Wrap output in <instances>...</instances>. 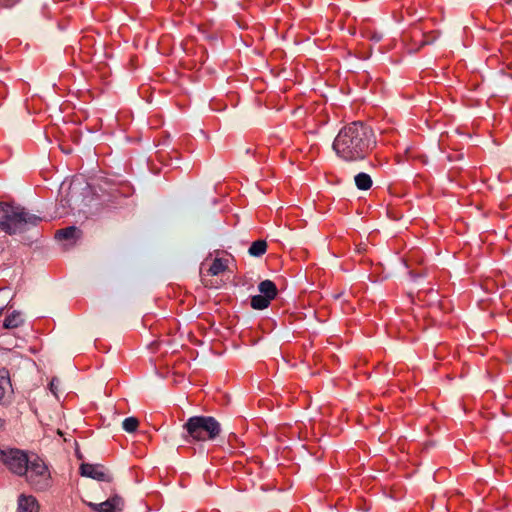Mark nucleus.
Masks as SVG:
<instances>
[{
  "instance_id": "1",
  "label": "nucleus",
  "mask_w": 512,
  "mask_h": 512,
  "mask_svg": "<svg viewBox=\"0 0 512 512\" xmlns=\"http://www.w3.org/2000/svg\"><path fill=\"white\" fill-rule=\"evenodd\" d=\"M372 129L360 121L344 126L333 142V150L339 158L347 162L366 158L375 146Z\"/></svg>"
},
{
  "instance_id": "2",
  "label": "nucleus",
  "mask_w": 512,
  "mask_h": 512,
  "mask_svg": "<svg viewBox=\"0 0 512 512\" xmlns=\"http://www.w3.org/2000/svg\"><path fill=\"white\" fill-rule=\"evenodd\" d=\"M0 230L13 235L23 233L31 226H37L41 217L29 213L25 208L7 203H0Z\"/></svg>"
},
{
  "instance_id": "3",
  "label": "nucleus",
  "mask_w": 512,
  "mask_h": 512,
  "mask_svg": "<svg viewBox=\"0 0 512 512\" xmlns=\"http://www.w3.org/2000/svg\"><path fill=\"white\" fill-rule=\"evenodd\" d=\"M183 439L187 443L205 442L216 439L222 429L212 416H192L183 425Z\"/></svg>"
},
{
  "instance_id": "4",
  "label": "nucleus",
  "mask_w": 512,
  "mask_h": 512,
  "mask_svg": "<svg viewBox=\"0 0 512 512\" xmlns=\"http://www.w3.org/2000/svg\"><path fill=\"white\" fill-rule=\"evenodd\" d=\"M27 468V472L23 476L31 488L36 491H45L52 486V477L48 466L39 456H31Z\"/></svg>"
},
{
  "instance_id": "5",
  "label": "nucleus",
  "mask_w": 512,
  "mask_h": 512,
  "mask_svg": "<svg viewBox=\"0 0 512 512\" xmlns=\"http://www.w3.org/2000/svg\"><path fill=\"white\" fill-rule=\"evenodd\" d=\"M0 457L7 468L18 476H23L27 472V466L31 460L26 452L19 449L2 450Z\"/></svg>"
},
{
  "instance_id": "6",
  "label": "nucleus",
  "mask_w": 512,
  "mask_h": 512,
  "mask_svg": "<svg viewBox=\"0 0 512 512\" xmlns=\"http://www.w3.org/2000/svg\"><path fill=\"white\" fill-rule=\"evenodd\" d=\"M13 394L10 373L6 368L0 369V404H7Z\"/></svg>"
},
{
  "instance_id": "7",
  "label": "nucleus",
  "mask_w": 512,
  "mask_h": 512,
  "mask_svg": "<svg viewBox=\"0 0 512 512\" xmlns=\"http://www.w3.org/2000/svg\"><path fill=\"white\" fill-rule=\"evenodd\" d=\"M89 506L97 512H120L123 508V500L115 495L99 504L90 503Z\"/></svg>"
},
{
  "instance_id": "8",
  "label": "nucleus",
  "mask_w": 512,
  "mask_h": 512,
  "mask_svg": "<svg viewBox=\"0 0 512 512\" xmlns=\"http://www.w3.org/2000/svg\"><path fill=\"white\" fill-rule=\"evenodd\" d=\"M81 475L99 481H110V476L98 465L84 463L80 466Z\"/></svg>"
},
{
  "instance_id": "9",
  "label": "nucleus",
  "mask_w": 512,
  "mask_h": 512,
  "mask_svg": "<svg viewBox=\"0 0 512 512\" xmlns=\"http://www.w3.org/2000/svg\"><path fill=\"white\" fill-rule=\"evenodd\" d=\"M18 512H39L37 499L32 495L21 494L18 498Z\"/></svg>"
},
{
  "instance_id": "10",
  "label": "nucleus",
  "mask_w": 512,
  "mask_h": 512,
  "mask_svg": "<svg viewBox=\"0 0 512 512\" xmlns=\"http://www.w3.org/2000/svg\"><path fill=\"white\" fill-rule=\"evenodd\" d=\"M258 290L260 295L267 297L271 301L276 298L278 290L275 283L271 280H264L259 283Z\"/></svg>"
},
{
  "instance_id": "11",
  "label": "nucleus",
  "mask_w": 512,
  "mask_h": 512,
  "mask_svg": "<svg viewBox=\"0 0 512 512\" xmlns=\"http://www.w3.org/2000/svg\"><path fill=\"white\" fill-rule=\"evenodd\" d=\"M81 236V231L75 226H69L64 229L57 230L55 238L58 240H76Z\"/></svg>"
},
{
  "instance_id": "12",
  "label": "nucleus",
  "mask_w": 512,
  "mask_h": 512,
  "mask_svg": "<svg viewBox=\"0 0 512 512\" xmlns=\"http://www.w3.org/2000/svg\"><path fill=\"white\" fill-rule=\"evenodd\" d=\"M22 324H23V319L21 317L20 312L14 311L5 318V320L3 322V327L5 329H14V328H18Z\"/></svg>"
},
{
  "instance_id": "13",
  "label": "nucleus",
  "mask_w": 512,
  "mask_h": 512,
  "mask_svg": "<svg viewBox=\"0 0 512 512\" xmlns=\"http://www.w3.org/2000/svg\"><path fill=\"white\" fill-rule=\"evenodd\" d=\"M355 185L359 190H368L372 187L373 181L370 175L361 172L354 177Z\"/></svg>"
},
{
  "instance_id": "14",
  "label": "nucleus",
  "mask_w": 512,
  "mask_h": 512,
  "mask_svg": "<svg viewBox=\"0 0 512 512\" xmlns=\"http://www.w3.org/2000/svg\"><path fill=\"white\" fill-rule=\"evenodd\" d=\"M227 261L222 259V258H215L209 269H208V274L211 275V276H217L221 273H223L224 271H226L227 269Z\"/></svg>"
},
{
  "instance_id": "15",
  "label": "nucleus",
  "mask_w": 512,
  "mask_h": 512,
  "mask_svg": "<svg viewBox=\"0 0 512 512\" xmlns=\"http://www.w3.org/2000/svg\"><path fill=\"white\" fill-rule=\"evenodd\" d=\"M266 250H267L266 241L265 240H256L251 244L248 252L251 256L260 257L263 254H265Z\"/></svg>"
},
{
  "instance_id": "16",
  "label": "nucleus",
  "mask_w": 512,
  "mask_h": 512,
  "mask_svg": "<svg viewBox=\"0 0 512 512\" xmlns=\"http://www.w3.org/2000/svg\"><path fill=\"white\" fill-rule=\"evenodd\" d=\"M271 300L262 295H255L251 298V307L255 310L266 309L270 305Z\"/></svg>"
},
{
  "instance_id": "17",
  "label": "nucleus",
  "mask_w": 512,
  "mask_h": 512,
  "mask_svg": "<svg viewBox=\"0 0 512 512\" xmlns=\"http://www.w3.org/2000/svg\"><path fill=\"white\" fill-rule=\"evenodd\" d=\"M122 426L126 432L133 433L137 430L139 426V421L135 417H128L124 419Z\"/></svg>"
},
{
  "instance_id": "18",
  "label": "nucleus",
  "mask_w": 512,
  "mask_h": 512,
  "mask_svg": "<svg viewBox=\"0 0 512 512\" xmlns=\"http://www.w3.org/2000/svg\"><path fill=\"white\" fill-rule=\"evenodd\" d=\"M19 2L20 0H0V6L3 8H11Z\"/></svg>"
},
{
  "instance_id": "19",
  "label": "nucleus",
  "mask_w": 512,
  "mask_h": 512,
  "mask_svg": "<svg viewBox=\"0 0 512 512\" xmlns=\"http://www.w3.org/2000/svg\"><path fill=\"white\" fill-rule=\"evenodd\" d=\"M58 384H59V380H57L55 378L52 379L51 382H50V390L52 391V393L54 395H57L56 394V389H57Z\"/></svg>"
},
{
  "instance_id": "20",
  "label": "nucleus",
  "mask_w": 512,
  "mask_h": 512,
  "mask_svg": "<svg viewBox=\"0 0 512 512\" xmlns=\"http://www.w3.org/2000/svg\"><path fill=\"white\" fill-rule=\"evenodd\" d=\"M5 426V420L0 418V430H2Z\"/></svg>"
},
{
  "instance_id": "21",
  "label": "nucleus",
  "mask_w": 512,
  "mask_h": 512,
  "mask_svg": "<svg viewBox=\"0 0 512 512\" xmlns=\"http://www.w3.org/2000/svg\"><path fill=\"white\" fill-rule=\"evenodd\" d=\"M5 308H6V306L0 307V316L3 314Z\"/></svg>"
},
{
  "instance_id": "22",
  "label": "nucleus",
  "mask_w": 512,
  "mask_h": 512,
  "mask_svg": "<svg viewBox=\"0 0 512 512\" xmlns=\"http://www.w3.org/2000/svg\"><path fill=\"white\" fill-rule=\"evenodd\" d=\"M2 454V450L0 449V455Z\"/></svg>"
}]
</instances>
